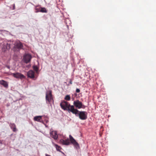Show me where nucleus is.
<instances>
[{
    "label": "nucleus",
    "mask_w": 156,
    "mask_h": 156,
    "mask_svg": "<svg viewBox=\"0 0 156 156\" xmlns=\"http://www.w3.org/2000/svg\"><path fill=\"white\" fill-rule=\"evenodd\" d=\"M65 99L68 101H70V95H66L65 98Z\"/></svg>",
    "instance_id": "18"
},
{
    "label": "nucleus",
    "mask_w": 156,
    "mask_h": 156,
    "mask_svg": "<svg viewBox=\"0 0 156 156\" xmlns=\"http://www.w3.org/2000/svg\"><path fill=\"white\" fill-rule=\"evenodd\" d=\"M34 69L36 71H37L38 70V68L37 66H34L33 67Z\"/></svg>",
    "instance_id": "19"
},
{
    "label": "nucleus",
    "mask_w": 156,
    "mask_h": 156,
    "mask_svg": "<svg viewBox=\"0 0 156 156\" xmlns=\"http://www.w3.org/2000/svg\"><path fill=\"white\" fill-rule=\"evenodd\" d=\"M60 143L63 145H69L70 144V142L69 140L68 139L64 140L63 139H61L60 140Z\"/></svg>",
    "instance_id": "10"
},
{
    "label": "nucleus",
    "mask_w": 156,
    "mask_h": 156,
    "mask_svg": "<svg viewBox=\"0 0 156 156\" xmlns=\"http://www.w3.org/2000/svg\"><path fill=\"white\" fill-rule=\"evenodd\" d=\"M50 134L51 135V136L54 139L56 140L58 138V136L57 134L56 131H53L51 132V133H50Z\"/></svg>",
    "instance_id": "12"
},
{
    "label": "nucleus",
    "mask_w": 156,
    "mask_h": 156,
    "mask_svg": "<svg viewBox=\"0 0 156 156\" xmlns=\"http://www.w3.org/2000/svg\"><path fill=\"white\" fill-rule=\"evenodd\" d=\"M3 45V46L2 48V49L3 51H6V49H9L10 48V45L6 42H5V43H4Z\"/></svg>",
    "instance_id": "11"
},
{
    "label": "nucleus",
    "mask_w": 156,
    "mask_h": 156,
    "mask_svg": "<svg viewBox=\"0 0 156 156\" xmlns=\"http://www.w3.org/2000/svg\"><path fill=\"white\" fill-rule=\"evenodd\" d=\"M55 146L57 150L58 151L61 152L60 150L62 149V148L56 144H55Z\"/></svg>",
    "instance_id": "17"
},
{
    "label": "nucleus",
    "mask_w": 156,
    "mask_h": 156,
    "mask_svg": "<svg viewBox=\"0 0 156 156\" xmlns=\"http://www.w3.org/2000/svg\"><path fill=\"white\" fill-rule=\"evenodd\" d=\"M27 76L28 77L33 79L35 77L34 72L33 70H30L27 73Z\"/></svg>",
    "instance_id": "9"
},
{
    "label": "nucleus",
    "mask_w": 156,
    "mask_h": 156,
    "mask_svg": "<svg viewBox=\"0 0 156 156\" xmlns=\"http://www.w3.org/2000/svg\"><path fill=\"white\" fill-rule=\"evenodd\" d=\"M15 9V5L14 4L13 9Z\"/></svg>",
    "instance_id": "22"
},
{
    "label": "nucleus",
    "mask_w": 156,
    "mask_h": 156,
    "mask_svg": "<svg viewBox=\"0 0 156 156\" xmlns=\"http://www.w3.org/2000/svg\"><path fill=\"white\" fill-rule=\"evenodd\" d=\"M10 126L11 129H12L13 132H15L16 131V125L14 123H11Z\"/></svg>",
    "instance_id": "14"
},
{
    "label": "nucleus",
    "mask_w": 156,
    "mask_h": 156,
    "mask_svg": "<svg viewBox=\"0 0 156 156\" xmlns=\"http://www.w3.org/2000/svg\"><path fill=\"white\" fill-rule=\"evenodd\" d=\"M45 156H50V155H48V154H45Z\"/></svg>",
    "instance_id": "23"
},
{
    "label": "nucleus",
    "mask_w": 156,
    "mask_h": 156,
    "mask_svg": "<svg viewBox=\"0 0 156 156\" xmlns=\"http://www.w3.org/2000/svg\"><path fill=\"white\" fill-rule=\"evenodd\" d=\"M40 10L39 11V12H43V13H47V10H46L45 8L44 7H41L40 8ZM39 12V11H37L36 12Z\"/></svg>",
    "instance_id": "16"
},
{
    "label": "nucleus",
    "mask_w": 156,
    "mask_h": 156,
    "mask_svg": "<svg viewBox=\"0 0 156 156\" xmlns=\"http://www.w3.org/2000/svg\"><path fill=\"white\" fill-rule=\"evenodd\" d=\"M12 75L15 78H19L20 79H24L25 78V77L24 76L19 73H12Z\"/></svg>",
    "instance_id": "7"
},
{
    "label": "nucleus",
    "mask_w": 156,
    "mask_h": 156,
    "mask_svg": "<svg viewBox=\"0 0 156 156\" xmlns=\"http://www.w3.org/2000/svg\"><path fill=\"white\" fill-rule=\"evenodd\" d=\"M76 114H75L76 116H78L79 118L81 120H84L87 118V112L85 111H79L78 110V112Z\"/></svg>",
    "instance_id": "2"
},
{
    "label": "nucleus",
    "mask_w": 156,
    "mask_h": 156,
    "mask_svg": "<svg viewBox=\"0 0 156 156\" xmlns=\"http://www.w3.org/2000/svg\"><path fill=\"white\" fill-rule=\"evenodd\" d=\"M42 116H36L34 118V120L35 121L41 122Z\"/></svg>",
    "instance_id": "15"
},
{
    "label": "nucleus",
    "mask_w": 156,
    "mask_h": 156,
    "mask_svg": "<svg viewBox=\"0 0 156 156\" xmlns=\"http://www.w3.org/2000/svg\"><path fill=\"white\" fill-rule=\"evenodd\" d=\"M32 58L31 55L29 54H25L23 56V60L26 64L30 62Z\"/></svg>",
    "instance_id": "4"
},
{
    "label": "nucleus",
    "mask_w": 156,
    "mask_h": 156,
    "mask_svg": "<svg viewBox=\"0 0 156 156\" xmlns=\"http://www.w3.org/2000/svg\"><path fill=\"white\" fill-rule=\"evenodd\" d=\"M74 106L80 109L81 108H85V106L83 105L82 102L80 101L79 100H77L74 101L73 102Z\"/></svg>",
    "instance_id": "3"
},
{
    "label": "nucleus",
    "mask_w": 156,
    "mask_h": 156,
    "mask_svg": "<svg viewBox=\"0 0 156 156\" xmlns=\"http://www.w3.org/2000/svg\"><path fill=\"white\" fill-rule=\"evenodd\" d=\"M69 83L70 84H72V81L71 80H70Z\"/></svg>",
    "instance_id": "21"
},
{
    "label": "nucleus",
    "mask_w": 156,
    "mask_h": 156,
    "mask_svg": "<svg viewBox=\"0 0 156 156\" xmlns=\"http://www.w3.org/2000/svg\"><path fill=\"white\" fill-rule=\"evenodd\" d=\"M23 45L21 42L20 41L17 42L15 44V48L19 49L23 48Z\"/></svg>",
    "instance_id": "8"
},
{
    "label": "nucleus",
    "mask_w": 156,
    "mask_h": 156,
    "mask_svg": "<svg viewBox=\"0 0 156 156\" xmlns=\"http://www.w3.org/2000/svg\"><path fill=\"white\" fill-rule=\"evenodd\" d=\"M51 93V91H47L46 94V100L49 102H51L53 99Z\"/></svg>",
    "instance_id": "5"
},
{
    "label": "nucleus",
    "mask_w": 156,
    "mask_h": 156,
    "mask_svg": "<svg viewBox=\"0 0 156 156\" xmlns=\"http://www.w3.org/2000/svg\"><path fill=\"white\" fill-rule=\"evenodd\" d=\"M80 91V90L78 88H77L76 90V92L77 93H79Z\"/></svg>",
    "instance_id": "20"
},
{
    "label": "nucleus",
    "mask_w": 156,
    "mask_h": 156,
    "mask_svg": "<svg viewBox=\"0 0 156 156\" xmlns=\"http://www.w3.org/2000/svg\"><path fill=\"white\" fill-rule=\"evenodd\" d=\"M61 108L64 110H67L73 114H76L78 110L74 108V105H71L68 102L66 101H62L60 104Z\"/></svg>",
    "instance_id": "1"
},
{
    "label": "nucleus",
    "mask_w": 156,
    "mask_h": 156,
    "mask_svg": "<svg viewBox=\"0 0 156 156\" xmlns=\"http://www.w3.org/2000/svg\"><path fill=\"white\" fill-rule=\"evenodd\" d=\"M69 139L71 143L76 148H78L79 147V144L76 142V140L73 138L71 135H70Z\"/></svg>",
    "instance_id": "6"
},
{
    "label": "nucleus",
    "mask_w": 156,
    "mask_h": 156,
    "mask_svg": "<svg viewBox=\"0 0 156 156\" xmlns=\"http://www.w3.org/2000/svg\"><path fill=\"white\" fill-rule=\"evenodd\" d=\"M0 84L2 85L5 88H7L8 87V84L7 82L3 80H0Z\"/></svg>",
    "instance_id": "13"
}]
</instances>
